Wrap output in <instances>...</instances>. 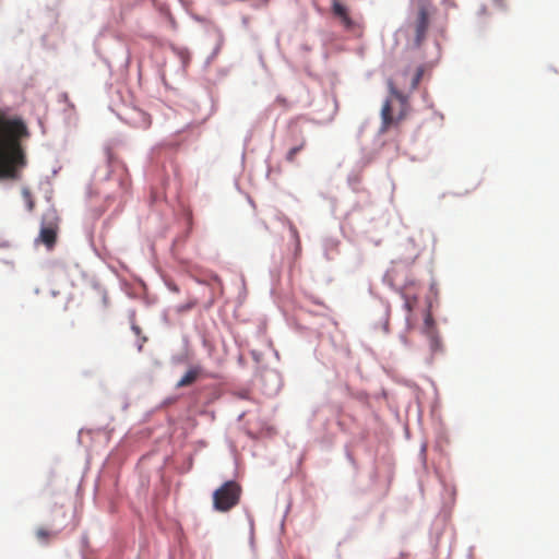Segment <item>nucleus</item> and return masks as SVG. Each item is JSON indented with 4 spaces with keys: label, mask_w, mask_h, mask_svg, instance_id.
Returning a JSON list of instances; mask_svg holds the SVG:
<instances>
[{
    "label": "nucleus",
    "mask_w": 559,
    "mask_h": 559,
    "mask_svg": "<svg viewBox=\"0 0 559 559\" xmlns=\"http://www.w3.org/2000/svg\"><path fill=\"white\" fill-rule=\"evenodd\" d=\"M31 132L21 117L0 109V180H19L27 165L23 142Z\"/></svg>",
    "instance_id": "nucleus-1"
},
{
    "label": "nucleus",
    "mask_w": 559,
    "mask_h": 559,
    "mask_svg": "<svg viewBox=\"0 0 559 559\" xmlns=\"http://www.w3.org/2000/svg\"><path fill=\"white\" fill-rule=\"evenodd\" d=\"M241 487L234 480L224 483L213 493V507L216 511L227 512L239 503Z\"/></svg>",
    "instance_id": "nucleus-2"
},
{
    "label": "nucleus",
    "mask_w": 559,
    "mask_h": 559,
    "mask_svg": "<svg viewBox=\"0 0 559 559\" xmlns=\"http://www.w3.org/2000/svg\"><path fill=\"white\" fill-rule=\"evenodd\" d=\"M391 93L394 96V98L399 102L400 105V112L397 116L393 115V107H392V100L388 99L381 109V127H380V133H385L391 126L399 124L406 116L407 111V98L399 92L393 86L391 87Z\"/></svg>",
    "instance_id": "nucleus-3"
},
{
    "label": "nucleus",
    "mask_w": 559,
    "mask_h": 559,
    "mask_svg": "<svg viewBox=\"0 0 559 559\" xmlns=\"http://www.w3.org/2000/svg\"><path fill=\"white\" fill-rule=\"evenodd\" d=\"M430 13L425 4H420L414 19L408 23L407 29L414 34V45L419 47L426 39L429 24Z\"/></svg>",
    "instance_id": "nucleus-4"
},
{
    "label": "nucleus",
    "mask_w": 559,
    "mask_h": 559,
    "mask_svg": "<svg viewBox=\"0 0 559 559\" xmlns=\"http://www.w3.org/2000/svg\"><path fill=\"white\" fill-rule=\"evenodd\" d=\"M58 222L53 212L46 213L43 216L41 226L37 241L52 249L57 241Z\"/></svg>",
    "instance_id": "nucleus-5"
},
{
    "label": "nucleus",
    "mask_w": 559,
    "mask_h": 559,
    "mask_svg": "<svg viewBox=\"0 0 559 559\" xmlns=\"http://www.w3.org/2000/svg\"><path fill=\"white\" fill-rule=\"evenodd\" d=\"M332 12L334 16L340 19L346 29H352L355 26V22L349 16L348 9L338 0H332Z\"/></svg>",
    "instance_id": "nucleus-6"
},
{
    "label": "nucleus",
    "mask_w": 559,
    "mask_h": 559,
    "mask_svg": "<svg viewBox=\"0 0 559 559\" xmlns=\"http://www.w3.org/2000/svg\"><path fill=\"white\" fill-rule=\"evenodd\" d=\"M200 372L201 370L198 367L189 369L185 373V376L178 381L177 388H185L192 384L198 379Z\"/></svg>",
    "instance_id": "nucleus-7"
},
{
    "label": "nucleus",
    "mask_w": 559,
    "mask_h": 559,
    "mask_svg": "<svg viewBox=\"0 0 559 559\" xmlns=\"http://www.w3.org/2000/svg\"><path fill=\"white\" fill-rule=\"evenodd\" d=\"M35 535L40 543L47 544L50 539L58 535V532L45 527H38L35 532Z\"/></svg>",
    "instance_id": "nucleus-8"
},
{
    "label": "nucleus",
    "mask_w": 559,
    "mask_h": 559,
    "mask_svg": "<svg viewBox=\"0 0 559 559\" xmlns=\"http://www.w3.org/2000/svg\"><path fill=\"white\" fill-rule=\"evenodd\" d=\"M306 146V140L305 138H301L299 143L295 146H293L286 154V160L289 162V163H294L295 162V158H296V155L304 150V147Z\"/></svg>",
    "instance_id": "nucleus-9"
},
{
    "label": "nucleus",
    "mask_w": 559,
    "mask_h": 559,
    "mask_svg": "<svg viewBox=\"0 0 559 559\" xmlns=\"http://www.w3.org/2000/svg\"><path fill=\"white\" fill-rule=\"evenodd\" d=\"M23 199L26 203L27 210L31 212L34 210L35 202L33 200L32 193L27 188H23L22 190Z\"/></svg>",
    "instance_id": "nucleus-10"
},
{
    "label": "nucleus",
    "mask_w": 559,
    "mask_h": 559,
    "mask_svg": "<svg viewBox=\"0 0 559 559\" xmlns=\"http://www.w3.org/2000/svg\"><path fill=\"white\" fill-rule=\"evenodd\" d=\"M423 75H424V69L423 68H418L416 73H415V75H414V78H413V80H412V86H411L412 90H416L417 88V86H418Z\"/></svg>",
    "instance_id": "nucleus-11"
},
{
    "label": "nucleus",
    "mask_w": 559,
    "mask_h": 559,
    "mask_svg": "<svg viewBox=\"0 0 559 559\" xmlns=\"http://www.w3.org/2000/svg\"><path fill=\"white\" fill-rule=\"evenodd\" d=\"M195 306V302H188L178 307V312H186L191 310Z\"/></svg>",
    "instance_id": "nucleus-12"
},
{
    "label": "nucleus",
    "mask_w": 559,
    "mask_h": 559,
    "mask_svg": "<svg viewBox=\"0 0 559 559\" xmlns=\"http://www.w3.org/2000/svg\"><path fill=\"white\" fill-rule=\"evenodd\" d=\"M132 329H133V331H134L136 334H139V333L141 332V330H140V328H139V326L133 325V326H132Z\"/></svg>",
    "instance_id": "nucleus-13"
},
{
    "label": "nucleus",
    "mask_w": 559,
    "mask_h": 559,
    "mask_svg": "<svg viewBox=\"0 0 559 559\" xmlns=\"http://www.w3.org/2000/svg\"><path fill=\"white\" fill-rule=\"evenodd\" d=\"M405 306H406V308H407V310H408V311H411V310H412V305H411V302H409L408 300L406 301Z\"/></svg>",
    "instance_id": "nucleus-14"
},
{
    "label": "nucleus",
    "mask_w": 559,
    "mask_h": 559,
    "mask_svg": "<svg viewBox=\"0 0 559 559\" xmlns=\"http://www.w3.org/2000/svg\"><path fill=\"white\" fill-rule=\"evenodd\" d=\"M431 320V317L428 314L427 318H426V322L429 323Z\"/></svg>",
    "instance_id": "nucleus-15"
},
{
    "label": "nucleus",
    "mask_w": 559,
    "mask_h": 559,
    "mask_svg": "<svg viewBox=\"0 0 559 559\" xmlns=\"http://www.w3.org/2000/svg\"><path fill=\"white\" fill-rule=\"evenodd\" d=\"M277 102H281V103L285 104V100H284V99H280V98H277Z\"/></svg>",
    "instance_id": "nucleus-16"
}]
</instances>
